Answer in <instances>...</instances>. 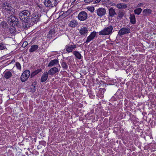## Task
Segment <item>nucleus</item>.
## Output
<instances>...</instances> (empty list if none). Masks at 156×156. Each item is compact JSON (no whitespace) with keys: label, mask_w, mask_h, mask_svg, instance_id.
<instances>
[{"label":"nucleus","mask_w":156,"mask_h":156,"mask_svg":"<svg viewBox=\"0 0 156 156\" xmlns=\"http://www.w3.org/2000/svg\"><path fill=\"white\" fill-rule=\"evenodd\" d=\"M112 5L114 6H116V4L115 3H113L112 4Z\"/></svg>","instance_id":"obj_39"},{"label":"nucleus","mask_w":156,"mask_h":156,"mask_svg":"<svg viewBox=\"0 0 156 156\" xmlns=\"http://www.w3.org/2000/svg\"><path fill=\"white\" fill-rule=\"evenodd\" d=\"M116 7L119 9H125L127 7V5L124 3H120L116 5Z\"/></svg>","instance_id":"obj_20"},{"label":"nucleus","mask_w":156,"mask_h":156,"mask_svg":"<svg viewBox=\"0 0 156 156\" xmlns=\"http://www.w3.org/2000/svg\"><path fill=\"white\" fill-rule=\"evenodd\" d=\"M56 28L54 27L50 30L49 31L48 34L47 35L48 38H50L55 36V34L56 33Z\"/></svg>","instance_id":"obj_14"},{"label":"nucleus","mask_w":156,"mask_h":156,"mask_svg":"<svg viewBox=\"0 0 156 156\" xmlns=\"http://www.w3.org/2000/svg\"><path fill=\"white\" fill-rule=\"evenodd\" d=\"M58 63V59H54L51 60L49 63L48 66L52 67L55 65H57Z\"/></svg>","instance_id":"obj_21"},{"label":"nucleus","mask_w":156,"mask_h":156,"mask_svg":"<svg viewBox=\"0 0 156 156\" xmlns=\"http://www.w3.org/2000/svg\"><path fill=\"white\" fill-rule=\"evenodd\" d=\"M6 48L4 44L2 43H0V49L3 50L5 49Z\"/></svg>","instance_id":"obj_35"},{"label":"nucleus","mask_w":156,"mask_h":156,"mask_svg":"<svg viewBox=\"0 0 156 156\" xmlns=\"http://www.w3.org/2000/svg\"><path fill=\"white\" fill-rule=\"evenodd\" d=\"M2 8L3 9L10 15H12L14 13V9L11 6V5L9 3H4L3 4Z\"/></svg>","instance_id":"obj_3"},{"label":"nucleus","mask_w":156,"mask_h":156,"mask_svg":"<svg viewBox=\"0 0 156 156\" xmlns=\"http://www.w3.org/2000/svg\"><path fill=\"white\" fill-rule=\"evenodd\" d=\"M30 74V72L29 70H27L24 71L21 76L20 79L21 81L23 82L26 81L28 78Z\"/></svg>","instance_id":"obj_7"},{"label":"nucleus","mask_w":156,"mask_h":156,"mask_svg":"<svg viewBox=\"0 0 156 156\" xmlns=\"http://www.w3.org/2000/svg\"><path fill=\"white\" fill-rule=\"evenodd\" d=\"M58 2V0H45L44 4L47 7H53L56 5Z\"/></svg>","instance_id":"obj_6"},{"label":"nucleus","mask_w":156,"mask_h":156,"mask_svg":"<svg viewBox=\"0 0 156 156\" xmlns=\"http://www.w3.org/2000/svg\"><path fill=\"white\" fill-rule=\"evenodd\" d=\"M41 14L39 13H34L32 15L31 18L30 20V22L32 24L36 23L40 20Z\"/></svg>","instance_id":"obj_4"},{"label":"nucleus","mask_w":156,"mask_h":156,"mask_svg":"<svg viewBox=\"0 0 156 156\" xmlns=\"http://www.w3.org/2000/svg\"><path fill=\"white\" fill-rule=\"evenodd\" d=\"M143 12L146 15H148L150 14L151 12V10L149 9H147L144 10Z\"/></svg>","instance_id":"obj_28"},{"label":"nucleus","mask_w":156,"mask_h":156,"mask_svg":"<svg viewBox=\"0 0 156 156\" xmlns=\"http://www.w3.org/2000/svg\"><path fill=\"white\" fill-rule=\"evenodd\" d=\"M6 32L4 31L5 34L7 35H9L10 34H14L16 32L15 28L13 27H10V28L6 29Z\"/></svg>","instance_id":"obj_13"},{"label":"nucleus","mask_w":156,"mask_h":156,"mask_svg":"<svg viewBox=\"0 0 156 156\" xmlns=\"http://www.w3.org/2000/svg\"><path fill=\"white\" fill-rule=\"evenodd\" d=\"M23 26L25 28L27 27L26 26V24H25Z\"/></svg>","instance_id":"obj_41"},{"label":"nucleus","mask_w":156,"mask_h":156,"mask_svg":"<svg viewBox=\"0 0 156 156\" xmlns=\"http://www.w3.org/2000/svg\"><path fill=\"white\" fill-rule=\"evenodd\" d=\"M101 0H95L94 2L95 3H98L100 2Z\"/></svg>","instance_id":"obj_37"},{"label":"nucleus","mask_w":156,"mask_h":156,"mask_svg":"<svg viewBox=\"0 0 156 156\" xmlns=\"http://www.w3.org/2000/svg\"><path fill=\"white\" fill-rule=\"evenodd\" d=\"M77 48L76 45L73 44V45L68 44L66 46L65 49L68 53L72 52L74 50Z\"/></svg>","instance_id":"obj_11"},{"label":"nucleus","mask_w":156,"mask_h":156,"mask_svg":"<svg viewBox=\"0 0 156 156\" xmlns=\"http://www.w3.org/2000/svg\"><path fill=\"white\" fill-rule=\"evenodd\" d=\"M48 73L47 72H44L42 76L41 79V82H43L46 81L48 78Z\"/></svg>","instance_id":"obj_19"},{"label":"nucleus","mask_w":156,"mask_h":156,"mask_svg":"<svg viewBox=\"0 0 156 156\" xmlns=\"http://www.w3.org/2000/svg\"><path fill=\"white\" fill-rule=\"evenodd\" d=\"M4 77L6 79H9L12 76V73L9 70H5L3 73Z\"/></svg>","instance_id":"obj_16"},{"label":"nucleus","mask_w":156,"mask_h":156,"mask_svg":"<svg viewBox=\"0 0 156 156\" xmlns=\"http://www.w3.org/2000/svg\"><path fill=\"white\" fill-rule=\"evenodd\" d=\"M41 69L36 70L32 73L31 76H34L37 74L41 72Z\"/></svg>","instance_id":"obj_31"},{"label":"nucleus","mask_w":156,"mask_h":156,"mask_svg":"<svg viewBox=\"0 0 156 156\" xmlns=\"http://www.w3.org/2000/svg\"><path fill=\"white\" fill-rule=\"evenodd\" d=\"M142 4V3H140V4H138V5H139V6H141V5Z\"/></svg>","instance_id":"obj_42"},{"label":"nucleus","mask_w":156,"mask_h":156,"mask_svg":"<svg viewBox=\"0 0 156 156\" xmlns=\"http://www.w3.org/2000/svg\"><path fill=\"white\" fill-rule=\"evenodd\" d=\"M87 9L91 12H93L94 10V8L93 6L88 7H87Z\"/></svg>","instance_id":"obj_34"},{"label":"nucleus","mask_w":156,"mask_h":156,"mask_svg":"<svg viewBox=\"0 0 156 156\" xmlns=\"http://www.w3.org/2000/svg\"><path fill=\"white\" fill-rule=\"evenodd\" d=\"M130 29L128 27H123L121 29L118 33V35L121 36L124 34H129L130 32Z\"/></svg>","instance_id":"obj_9"},{"label":"nucleus","mask_w":156,"mask_h":156,"mask_svg":"<svg viewBox=\"0 0 156 156\" xmlns=\"http://www.w3.org/2000/svg\"><path fill=\"white\" fill-rule=\"evenodd\" d=\"M12 16V15H11L8 18L7 20L8 23L12 25H17L19 23L18 19L16 16Z\"/></svg>","instance_id":"obj_5"},{"label":"nucleus","mask_w":156,"mask_h":156,"mask_svg":"<svg viewBox=\"0 0 156 156\" xmlns=\"http://www.w3.org/2000/svg\"><path fill=\"white\" fill-rule=\"evenodd\" d=\"M142 9L140 8H138L134 10V13L138 15H139L141 12Z\"/></svg>","instance_id":"obj_29"},{"label":"nucleus","mask_w":156,"mask_h":156,"mask_svg":"<svg viewBox=\"0 0 156 156\" xmlns=\"http://www.w3.org/2000/svg\"><path fill=\"white\" fill-rule=\"evenodd\" d=\"M0 26L6 30V29L8 28V25L5 21H3L1 23Z\"/></svg>","instance_id":"obj_26"},{"label":"nucleus","mask_w":156,"mask_h":156,"mask_svg":"<svg viewBox=\"0 0 156 156\" xmlns=\"http://www.w3.org/2000/svg\"><path fill=\"white\" fill-rule=\"evenodd\" d=\"M73 54L78 59H81L82 57L81 54L78 51H73Z\"/></svg>","instance_id":"obj_24"},{"label":"nucleus","mask_w":156,"mask_h":156,"mask_svg":"<svg viewBox=\"0 0 156 156\" xmlns=\"http://www.w3.org/2000/svg\"><path fill=\"white\" fill-rule=\"evenodd\" d=\"M113 30V27L112 25H108L103 30L99 32V35H107L111 34Z\"/></svg>","instance_id":"obj_2"},{"label":"nucleus","mask_w":156,"mask_h":156,"mask_svg":"<svg viewBox=\"0 0 156 156\" xmlns=\"http://www.w3.org/2000/svg\"><path fill=\"white\" fill-rule=\"evenodd\" d=\"M16 66L17 68L19 70H21V66L20 63L19 62H17L16 63Z\"/></svg>","instance_id":"obj_33"},{"label":"nucleus","mask_w":156,"mask_h":156,"mask_svg":"<svg viewBox=\"0 0 156 156\" xmlns=\"http://www.w3.org/2000/svg\"><path fill=\"white\" fill-rule=\"evenodd\" d=\"M78 23L74 20H72L69 23V27H75L78 24Z\"/></svg>","instance_id":"obj_22"},{"label":"nucleus","mask_w":156,"mask_h":156,"mask_svg":"<svg viewBox=\"0 0 156 156\" xmlns=\"http://www.w3.org/2000/svg\"><path fill=\"white\" fill-rule=\"evenodd\" d=\"M59 71L58 69L55 67L51 69L48 71V74L53 75L54 74L58 73Z\"/></svg>","instance_id":"obj_15"},{"label":"nucleus","mask_w":156,"mask_h":156,"mask_svg":"<svg viewBox=\"0 0 156 156\" xmlns=\"http://www.w3.org/2000/svg\"><path fill=\"white\" fill-rule=\"evenodd\" d=\"M129 19L130 23L134 24L136 23V20L135 15L133 14H130V15Z\"/></svg>","instance_id":"obj_23"},{"label":"nucleus","mask_w":156,"mask_h":156,"mask_svg":"<svg viewBox=\"0 0 156 156\" xmlns=\"http://www.w3.org/2000/svg\"><path fill=\"white\" fill-rule=\"evenodd\" d=\"M121 1H123V2H128L129 0H121Z\"/></svg>","instance_id":"obj_38"},{"label":"nucleus","mask_w":156,"mask_h":156,"mask_svg":"<svg viewBox=\"0 0 156 156\" xmlns=\"http://www.w3.org/2000/svg\"><path fill=\"white\" fill-rule=\"evenodd\" d=\"M125 13V12L123 11H119L118 14V18H122L124 16Z\"/></svg>","instance_id":"obj_30"},{"label":"nucleus","mask_w":156,"mask_h":156,"mask_svg":"<svg viewBox=\"0 0 156 156\" xmlns=\"http://www.w3.org/2000/svg\"><path fill=\"white\" fill-rule=\"evenodd\" d=\"M38 7H39L40 8H41V5H38Z\"/></svg>","instance_id":"obj_43"},{"label":"nucleus","mask_w":156,"mask_h":156,"mask_svg":"<svg viewBox=\"0 0 156 156\" xmlns=\"http://www.w3.org/2000/svg\"><path fill=\"white\" fill-rule=\"evenodd\" d=\"M107 0L108 1H109V0Z\"/></svg>","instance_id":"obj_44"},{"label":"nucleus","mask_w":156,"mask_h":156,"mask_svg":"<svg viewBox=\"0 0 156 156\" xmlns=\"http://www.w3.org/2000/svg\"><path fill=\"white\" fill-rule=\"evenodd\" d=\"M38 48V46L37 45H32L29 50V51L32 52L36 50Z\"/></svg>","instance_id":"obj_25"},{"label":"nucleus","mask_w":156,"mask_h":156,"mask_svg":"<svg viewBox=\"0 0 156 156\" xmlns=\"http://www.w3.org/2000/svg\"><path fill=\"white\" fill-rule=\"evenodd\" d=\"M96 35V32L94 31L88 36L85 43H88L94 39Z\"/></svg>","instance_id":"obj_12"},{"label":"nucleus","mask_w":156,"mask_h":156,"mask_svg":"<svg viewBox=\"0 0 156 156\" xmlns=\"http://www.w3.org/2000/svg\"><path fill=\"white\" fill-rule=\"evenodd\" d=\"M109 15L111 17H114L117 14L115 9L113 7H111L109 9Z\"/></svg>","instance_id":"obj_18"},{"label":"nucleus","mask_w":156,"mask_h":156,"mask_svg":"<svg viewBox=\"0 0 156 156\" xmlns=\"http://www.w3.org/2000/svg\"><path fill=\"white\" fill-rule=\"evenodd\" d=\"M36 83L34 82L32 84V87L30 88V91L33 92L35 91L36 90Z\"/></svg>","instance_id":"obj_27"},{"label":"nucleus","mask_w":156,"mask_h":156,"mask_svg":"<svg viewBox=\"0 0 156 156\" xmlns=\"http://www.w3.org/2000/svg\"><path fill=\"white\" fill-rule=\"evenodd\" d=\"M30 14L29 11L24 10L20 12L19 17L23 22L28 23L30 22Z\"/></svg>","instance_id":"obj_1"},{"label":"nucleus","mask_w":156,"mask_h":156,"mask_svg":"<svg viewBox=\"0 0 156 156\" xmlns=\"http://www.w3.org/2000/svg\"><path fill=\"white\" fill-rule=\"evenodd\" d=\"M62 67L64 69H68V66L66 62H62L61 63Z\"/></svg>","instance_id":"obj_32"},{"label":"nucleus","mask_w":156,"mask_h":156,"mask_svg":"<svg viewBox=\"0 0 156 156\" xmlns=\"http://www.w3.org/2000/svg\"><path fill=\"white\" fill-rule=\"evenodd\" d=\"M87 13L85 11H82L79 13L77 17L80 20L83 21L87 19Z\"/></svg>","instance_id":"obj_8"},{"label":"nucleus","mask_w":156,"mask_h":156,"mask_svg":"<svg viewBox=\"0 0 156 156\" xmlns=\"http://www.w3.org/2000/svg\"><path fill=\"white\" fill-rule=\"evenodd\" d=\"M97 15L99 17H102L106 14V10L104 8H100L96 10Z\"/></svg>","instance_id":"obj_10"},{"label":"nucleus","mask_w":156,"mask_h":156,"mask_svg":"<svg viewBox=\"0 0 156 156\" xmlns=\"http://www.w3.org/2000/svg\"><path fill=\"white\" fill-rule=\"evenodd\" d=\"M107 0H102V1L104 2H107Z\"/></svg>","instance_id":"obj_40"},{"label":"nucleus","mask_w":156,"mask_h":156,"mask_svg":"<svg viewBox=\"0 0 156 156\" xmlns=\"http://www.w3.org/2000/svg\"><path fill=\"white\" fill-rule=\"evenodd\" d=\"M28 42L27 41H25L24 42L22 45V46L23 47H26L27 45L28 44Z\"/></svg>","instance_id":"obj_36"},{"label":"nucleus","mask_w":156,"mask_h":156,"mask_svg":"<svg viewBox=\"0 0 156 156\" xmlns=\"http://www.w3.org/2000/svg\"><path fill=\"white\" fill-rule=\"evenodd\" d=\"M88 30L86 27L82 28L80 30V33L82 36H85L87 34Z\"/></svg>","instance_id":"obj_17"}]
</instances>
